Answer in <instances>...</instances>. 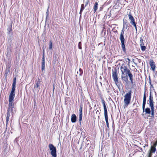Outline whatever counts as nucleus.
Segmentation results:
<instances>
[{"instance_id": "obj_1", "label": "nucleus", "mask_w": 157, "mask_h": 157, "mask_svg": "<svg viewBox=\"0 0 157 157\" xmlns=\"http://www.w3.org/2000/svg\"><path fill=\"white\" fill-rule=\"evenodd\" d=\"M120 69L121 72V78L123 81L128 85L129 82L128 76L129 78L131 83H133V75L130 70L128 69L127 66L124 64L121 67Z\"/></svg>"}, {"instance_id": "obj_2", "label": "nucleus", "mask_w": 157, "mask_h": 157, "mask_svg": "<svg viewBox=\"0 0 157 157\" xmlns=\"http://www.w3.org/2000/svg\"><path fill=\"white\" fill-rule=\"evenodd\" d=\"M127 23V21H125L124 20H123V28L120 37V39L121 43V47L122 49L124 52L125 51L126 49L124 45L125 39L124 38L123 35L124 34V29H127L129 27Z\"/></svg>"}, {"instance_id": "obj_3", "label": "nucleus", "mask_w": 157, "mask_h": 157, "mask_svg": "<svg viewBox=\"0 0 157 157\" xmlns=\"http://www.w3.org/2000/svg\"><path fill=\"white\" fill-rule=\"evenodd\" d=\"M131 95V91H130L127 93L124 96V108H125L130 103Z\"/></svg>"}, {"instance_id": "obj_4", "label": "nucleus", "mask_w": 157, "mask_h": 157, "mask_svg": "<svg viewBox=\"0 0 157 157\" xmlns=\"http://www.w3.org/2000/svg\"><path fill=\"white\" fill-rule=\"evenodd\" d=\"M14 107V104H9L7 110V115L6 117V124H8L9 121V117L10 113H12L13 111V108Z\"/></svg>"}, {"instance_id": "obj_5", "label": "nucleus", "mask_w": 157, "mask_h": 157, "mask_svg": "<svg viewBox=\"0 0 157 157\" xmlns=\"http://www.w3.org/2000/svg\"><path fill=\"white\" fill-rule=\"evenodd\" d=\"M15 87L12 86L11 91L9 96V104H14L13 101L15 97Z\"/></svg>"}, {"instance_id": "obj_6", "label": "nucleus", "mask_w": 157, "mask_h": 157, "mask_svg": "<svg viewBox=\"0 0 157 157\" xmlns=\"http://www.w3.org/2000/svg\"><path fill=\"white\" fill-rule=\"evenodd\" d=\"M48 147L50 150L51 151L50 153L51 155L53 157H56L57 156L56 154V147L52 144H49Z\"/></svg>"}, {"instance_id": "obj_7", "label": "nucleus", "mask_w": 157, "mask_h": 157, "mask_svg": "<svg viewBox=\"0 0 157 157\" xmlns=\"http://www.w3.org/2000/svg\"><path fill=\"white\" fill-rule=\"evenodd\" d=\"M112 76L113 78V80L115 82L117 86H118L117 84L118 83V77L117 74V71L116 70L114 71H113L112 72ZM118 85H119V84Z\"/></svg>"}, {"instance_id": "obj_8", "label": "nucleus", "mask_w": 157, "mask_h": 157, "mask_svg": "<svg viewBox=\"0 0 157 157\" xmlns=\"http://www.w3.org/2000/svg\"><path fill=\"white\" fill-rule=\"evenodd\" d=\"M41 81L39 78L37 79L36 80L34 86V90H37L40 89L39 86L40 85Z\"/></svg>"}, {"instance_id": "obj_9", "label": "nucleus", "mask_w": 157, "mask_h": 157, "mask_svg": "<svg viewBox=\"0 0 157 157\" xmlns=\"http://www.w3.org/2000/svg\"><path fill=\"white\" fill-rule=\"evenodd\" d=\"M154 101L153 97L151 96V94H150V95L149 98V106L151 108L154 107Z\"/></svg>"}, {"instance_id": "obj_10", "label": "nucleus", "mask_w": 157, "mask_h": 157, "mask_svg": "<svg viewBox=\"0 0 157 157\" xmlns=\"http://www.w3.org/2000/svg\"><path fill=\"white\" fill-rule=\"evenodd\" d=\"M149 63L152 70L153 71H154L155 67V62H154L153 60L150 59L149 61Z\"/></svg>"}, {"instance_id": "obj_11", "label": "nucleus", "mask_w": 157, "mask_h": 157, "mask_svg": "<svg viewBox=\"0 0 157 157\" xmlns=\"http://www.w3.org/2000/svg\"><path fill=\"white\" fill-rule=\"evenodd\" d=\"M9 36L8 37V44H9L11 46V43L13 40V33H11V34H8Z\"/></svg>"}, {"instance_id": "obj_12", "label": "nucleus", "mask_w": 157, "mask_h": 157, "mask_svg": "<svg viewBox=\"0 0 157 157\" xmlns=\"http://www.w3.org/2000/svg\"><path fill=\"white\" fill-rule=\"evenodd\" d=\"M146 96L145 91L144 94V95L143 105H142V108H143V111H144V110L145 109V105L146 104Z\"/></svg>"}, {"instance_id": "obj_13", "label": "nucleus", "mask_w": 157, "mask_h": 157, "mask_svg": "<svg viewBox=\"0 0 157 157\" xmlns=\"http://www.w3.org/2000/svg\"><path fill=\"white\" fill-rule=\"evenodd\" d=\"M76 121V116L75 114H73L71 117V121L72 123H75Z\"/></svg>"}, {"instance_id": "obj_14", "label": "nucleus", "mask_w": 157, "mask_h": 157, "mask_svg": "<svg viewBox=\"0 0 157 157\" xmlns=\"http://www.w3.org/2000/svg\"><path fill=\"white\" fill-rule=\"evenodd\" d=\"M129 19L130 20V23H132L133 22H134L135 20L133 16L130 13H129L128 15Z\"/></svg>"}, {"instance_id": "obj_15", "label": "nucleus", "mask_w": 157, "mask_h": 157, "mask_svg": "<svg viewBox=\"0 0 157 157\" xmlns=\"http://www.w3.org/2000/svg\"><path fill=\"white\" fill-rule=\"evenodd\" d=\"M156 151V147H152V146H151V149L149 151V153H151V154L152 153H155V152Z\"/></svg>"}, {"instance_id": "obj_16", "label": "nucleus", "mask_w": 157, "mask_h": 157, "mask_svg": "<svg viewBox=\"0 0 157 157\" xmlns=\"http://www.w3.org/2000/svg\"><path fill=\"white\" fill-rule=\"evenodd\" d=\"M10 47H8H8L7 49V55H9L11 53V49L10 48Z\"/></svg>"}, {"instance_id": "obj_17", "label": "nucleus", "mask_w": 157, "mask_h": 157, "mask_svg": "<svg viewBox=\"0 0 157 157\" xmlns=\"http://www.w3.org/2000/svg\"><path fill=\"white\" fill-rule=\"evenodd\" d=\"M98 3L97 2H96L95 3L94 5V13H95L96 10H97L98 9Z\"/></svg>"}, {"instance_id": "obj_18", "label": "nucleus", "mask_w": 157, "mask_h": 157, "mask_svg": "<svg viewBox=\"0 0 157 157\" xmlns=\"http://www.w3.org/2000/svg\"><path fill=\"white\" fill-rule=\"evenodd\" d=\"M145 112L146 114H150L151 113V111L149 108H147L145 109Z\"/></svg>"}, {"instance_id": "obj_19", "label": "nucleus", "mask_w": 157, "mask_h": 157, "mask_svg": "<svg viewBox=\"0 0 157 157\" xmlns=\"http://www.w3.org/2000/svg\"><path fill=\"white\" fill-rule=\"evenodd\" d=\"M103 107H104V110L105 117L108 116L107 109L106 106H104Z\"/></svg>"}, {"instance_id": "obj_20", "label": "nucleus", "mask_w": 157, "mask_h": 157, "mask_svg": "<svg viewBox=\"0 0 157 157\" xmlns=\"http://www.w3.org/2000/svg\"><path fill=\"white\" fill-rule=\"evenodd\" d=\"M7 30L8 32V34H11V33H12V26L11 25L9 28Z\"/></svg>"}, {"instance_id": "obj_21", "label": "nucleus", "mask_w": 157, "mask_h": 157, "mask_svg": "<svg viewBox=\"0 0 157 157\" xmlns=\"http://www.w3.org/2000/svg\"><path fill=\"white\" fill-rule=\"evenodd\" d=\"M85 6L84 7V4H82L81 6V10L80 12V14H81V13L82 11L84 9V8H85Z\"/></svg>"}, {"instance_id": "obj_22", "label": "nucleus", "mask_w": 157, "mask_h": 157, "mask_svg": "<svg viewBox=\"0 0 157 157\" xmlns=\"http://www.w3.org/2000/svg\"><path fill=\"white\" fill-rule=\"evenodd\" d=\"M144 45L142 43V44H140V45L141 46V49L142 51H144L146 49V47L144 46Z\"/></svg>"}, {"instance_id": "obj_23", "label": "nucleus", "mask_w": 157, "mask_h": 157, "mask_svg": "<svg viewBox=\"0 0 157 157\" xmlns=\"http://www.w3.org/2000/svg\"><path fill=\"white\" fill-rule=\"evenodd\" d=\"M105 121H106V125H107V127L109 128V123H108V116H105Z\"/></svg>"}, {"instance_id": "obj_24", "label": "nucleus", "mask_w": 157, "mask_h": 157, "mask_svg": "<svg viewBox=\"0 0 157 157\" xmlns=\"http://www.w3.org/2000/svg\"><path fill=\"white\" fill-rule=\"evenodd\" d=\"M45 63L44 62H42V67L41 70L42 71H43L45 69Z\"/></svg>"}, {"instance_id": "obj_25", "label": "nucleus", "mask_w": 157, "mask_h": 157, "mask_svg": "<svg viewBox=\"0 0 157 157\" xmlns=\"http://www.w3.org/2000/svg\"><path fill=\"white\" fill-rule=\"evenodd\" d=\"M151 108V115L152 117H153L154 115V107Z\"/></svg>"}, {"instance_id": "obj_26", "label": "nucleus", "mask_w": 157, "mask_h": 157, "mask_svg": "<svg viewBox=\"0 0 157 157\" xmlns=\"http://www.w3.org/2000/svg\"><path fill=\"white\" fill-rule=\"evenodd\" d=\"M52 43L51 41H49V49H52Z\"/></svg>"}, {"instance_id": "obj_27", "label": "nucleus", "mask_w": 157, "mask_h": 157, "mask_svg": "<svg viewBox=\"0 0 157 157\" xmlns=\"http://www.w3.org/2000/svg\"><path fill=\"white\" fill-rule=\"evenodd\" d=\"M82 115H79V121L80 123H81V121L82 120Z\"/></svg>"}, {"instance_id": "obj_28", "label": "nucleus", "mask_w": 157, "mask_h": 157, "mask_svg": "<svg viewBox=\"0 0 157 157\" xmlns=\"http://www.w3.org/2000/svg\"><path fill=\"white\" fill-rule=\"evenodd\" d=\"M131 24L135 27L136 30L137 31V27L135 22H133Z\"/></svg>"}, {"instance_id": "obj_29", "label": "nucleus", "mask_w": 157, "mask_h": 157, "mask_svg": "<svg viewBox=\"0 0 157 157\" xmlns=\"http://www.w3.org/2000/svg\"><path fill=\"white\" fill-rule=\"evenodd\" d=\"M81 45V42H79L78 43V48L80 49H82Z\"/></svg>"}, {"instance_id": "obj_30", "label": "nucleus", "mask_w": 157, "mask_h": 157, "mask_svg": "<svg viewBox=\"0 0 157 157\" xmlns=\"http://www.w3.org/2000/svg\"><path fill=\"white\" fill-rule=\"evenodd\" d=\"M101 102L103 105V106H105L106 105L105 103V101L103 99H101Z\"/></svg>"}, {"instance_id": "obj_31", "label": "nucleus", "mask_w": 157, "mask_h": 157, "mask_svg": "<svg viewBox=\"0 0 157 157\" xmlns=\"http://www.w3.org/2000/svg\"><path fill=\"white\" fill-rule=\"evenodd\" d=\"M143 40L142 38H140V44H142V43L143 44V45H144V43L143 42Z\"/></svg>"}, {"instance_id": "obj_32", "label": "nucleus", "mask_w": 157, "mask_h": 157, "mask_svg": "<svg viewBox=\"0 0 157 157\" xmlns=\"http://www.w3.org/2000/svg\"><path fill=\"white\" fill-rule=\"evenodd\" d=\"M16 84V82H13L12 84V86L15 87V85Z\"/></svg>"}, {"instance_id": "obj_33", "label": "nucleus", "mask_w": 157, "mask_h": 157, "mask_svg": "<svg viewBox=\"0 0 157 157\" xmlns=\"http://www.w3.org/2000/svg\"><path fill=\"white\" fill-rule=\"evenodd\" d=\"M43 62H44V56H43V57L42 58V61Z\"/></svg>"}, {"instance_id": "obj_34", "label": "nucleus", "mask_w": 157, "mask_h": 157, "mask_svg": "<svg viewBox=\"0 0 157 157\" xmlns=\"http://www.w3.org/2000/svg\"><path fill=\"white\" fill-rule=\"evenodd\" d=\"M157 146V145L155 143H154L153 145V146H151L152 147H156V146Z\"/></svg>"}, {"instance_id": "obj_35", "label": "nucleus", "mask_w": 157, "mask_h": 157, "mask_svg": "<svg viewBox=\"0 0 157 157\" xmlns=\"http://www.w3.org/2000/svg\"><path fill=\"white\" fill-rule=\"evenodd\" d=\"M79 112L82 111V108L81 106L80 107V108L79 109Z\"/></svg>"}, {"instance_id": "obj_36", "label": "nucleus", "mask_w": 157, "mask_h": 157, "mask_svg": "<svg viewBox=\"0 0 157 157\" xmlns=\"http://www.w3.org/2000/svg\"><path fill=\"white\" fill-rule=\"evenodd\" d=\"M13 80V82H16V77H15L14 78Z\"/></svg>"}, {"instance_id": "obj_37", "label": "nucleus", "mask_w": 157, "mask_h": 157, "mask_svg": "<svg viewBox=\"0 0 157 157\" xmlns=\"http://www.w3.org/2000/svg\"><path fill=\"white\" fill-rule=\"evenodd\" d=\"M82 111L79 112V115H82Z\"/></svg>"}, {"instance_id": "obj_38", "label": "nucleus", "mask_w": 157, "mask_h": 157, "mask_svg": "<svg viewBox=\"0 0 157 157\" xmlns=\"http://www.w3.org/2000/svg\"><path fill=\"white\" fill-rule=\"evenodd\" d=\"M151 155H152V154H151V153H149L148 157H151Z\"/></svg>"}, {"instance_id": "obj_39", "label": "nucleus", "mask_w": 157, "mask_h": 157, "mask_svg": "<svg viewBox=\"0 0 157 157\" xmlns=\"http://www.w3.org/2000/svg\"><path fill=\"white\" fill-rule=\"evenodd\" d=\"M46 14H47V15H48V9L47 10V11L46 12Z\"/></svg>"}, {"instance_id": "obj_40", "label": "nucleus", "mask_w": 157, "mask_h": 157, "mask_svg": "<svg viewBox=\"0 0 157 157\" xmlns=\"http://www.w3.org/2000/svg\"><path fill=\"white\" fill-rule=\"evenodd\" d=\"M88 1H87V2H86V4L85 5V7L88 4Z\"/></svg>"}, {"instance_id": "obj_41", "label": "nucleus", "mask_w": 157, "mask_h": 157, "mask_svg": "<svg viewBox=\"0 0 157 157\" xmlns=\"http://www.w3.org/2000/svg\"><path fill=\"white\" fill-rule=\"evenodd\" d=\"M128 59V63H129V61H130V60L129 59Z\"/></svg>"}, {"instance_id": "obj_42", "label": "nucleus", "mask_w": 157, "mask_h": 157, "mask_svg": "<svg viewBox=\"0 0 157 157\" xmlns=\"http://www.w3.org/2000/svg\"><path fill=\"white\" fill-rule=\"evenodd\" d=\"M155 143L157 145V140L155 142Z\"/></svg>"}, {"instance_id": "obj_43", "label": "nucleus", "mask_w": 157, "mask_h": 157, "mask_svg": "<svg viewBox=\"0 0 157 157\" xmlns=\"http://www.w3.org/2000/svg\"><path fill=\"white\" fill-rule=\"evenodd\" d=\"M155 143L157 145V140L155 142Z\"/></svg>"}, {"instance_id": "obj_44", "label": "nucleus", "mask_w": 157, "mask_h": 157, "mask_svg": "<svg viewBox=\"0 0 157 157\" xmlns=\"http://www.w3.org/2000/svg\"><path fill=\"white\" fill-rule=\"evenodd\" d=\"M150 85H151V86L152 87H153L152 86L151 84V83H150Z\"/></svg>"}, {"instance_id": "obj_45", "label": "nucleus", "mask_w": 157, "mask_h": 157, "mask_svg": "<svg viewBox=\"0 0 157 157\" xmlns=\"http://www.w3.org/2000/svg\"><path fill=\"white\" fill-rule=\"evenodd\" d=\"M43 51H44V50H43ZM43 56H44V53H43Z\"/></svg>"}, {"instance_id": "obj_46", "label": "nucleus", "mask_w": 157, "mask_h": 157, "mask_svg": "<svg viewBox=\"0 0 157 157\" xmlns=\"http://www.w3.org/2000/svg\"><path fill=\"white\" fill-rule=\"evenodd\" d=\"M117 1H118L119 0H117Z\"/></svg>"}]
</instances>
